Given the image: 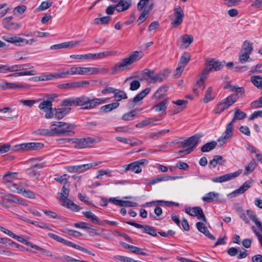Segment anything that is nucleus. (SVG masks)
<instances>
[{"label": "nucleus", "instance_id": "nucleus-1", "mask_svg": "<svg viewBox=\"0 0 262 262\" xmlns=\"http://www.w3.org/2000/svg\"><path fill=\"white\" fill-rule=\"evenodd\" d=\"M143 56L142 52L134 51L129 56L121 60L111 68V73L116 74L118 72L123 71L132 64L135 61L140 59Z\"/></svg>", "mask_w": 262, "mask_h": 262}, {"label": "nucleus", "instance_id": "nucleus-2", "mask_svg": "<svg viewBox=\"0 0 262 262\" xmlns=\"http://www.w3.org/2000/svg\"><path fill=\"white\" fill-rule=\"evenodd\" d=\"M76 106H81L84 110L94 108L98 105L106 103L108 98H93L85 96L76 97Z\"/></svg>", "mask_w": 262, "mask_h": 262}, {"label": "nucleus", "instance_id": "nucleus-3", "mask_svg": "<svg viewBox=\"0 0 262 262\" xmlns=\"http://www.w3.org/2000/svg\"><path fill=\"white\" fill-rule=\"evenodd\" d=\"M238 98V96L237 94H232L228 96L216 105L214 109V113L221 114L236 102Z\"/></svg>", "mask_w": 262, "mask_h": 262}, {"label": "nucleus", "instance_id": "nucleus-4", "mask_svg": "<svg viewBox=\"0 0 262 262\" xmlns=\"http://www.w3.org/2000/svg\"><path fill=\"white\" fill-rule=\"evenodd\" d=\"M203 136L201 134H196L180 142V147L185 148L191 150V152L193 149L195 148L198 145L201 143L200 138Z\"/></svg>", "mask_w": 262, "mask_h": 262}, {"label": "nucleus", "instance_id": "nucleus-5", "mask_svg": "<svg viewBox=\"0 0 262 262\" xmlns=\"http://www.w3.org/2000/svg\"><path fill=\"white\" fill-rule=\"evenodd\" d=\"M48 235L49 237L54 239V240L56 241L57 242L62 243L67 246L72 247L74 248L77 250H79L83 252L88 253L92 256H95L94 253H93V252H92L88 249H86L85 248L81 247V246H80L79 245L75 244L72 243V242H70L69 241L64 239L63 238L59 236L58 235H57L56 234H55L52 233H48Z\"/></svg>", "mask_w": 262, "mask_h": 262}, {"label": "nucleus", "instance_id": "nucleus-6", "mask_svg": "<svg viewBox=\"0 0 262 262\" xmlns=\"http://www.w3.org/2000/svg\"><path fill=\"white\" fill-rule=\"evenodd\" d=\"M3 38L5 41L19 46H24L28 44L32 45L33 42L36 41V40L34 38H32L30 40H28L27 39L18 37L17 36L8 35L4 36Z\"/></svg>", "mask_w": 262, "mask_h": 262}, {"label": "nucleus", "instance_id": "nucleus-7", "mask_svg": "<svg viewBox=\"0 0 262 262\" xmlns=\"http://www.w3.org/2000/svg\"><path fill=\"white\" fill-rule=\"evenodd\" d=\"M44 144L38 142L25 143L15 145V150H35L42 148Z\"/></svg>", "mask_w": 262, "mask_h": 262}, {"label": "nucleus", "instance_id": "nucleus-8", "mask_svg": "<svg viewBox=\"0 0 262 262\" xmlns=\"http://www.w3.org/2000/svg\"><path fill=\"white\" fill-rule=\"evenodd\" d=\"M101 163V162H98L79 165L71 166L67 167V170L70 172L82 173L94 166H98Z\"/></svg>", "mask_w": 262, "mask_h": 262}, {"label": "nucleus", "instance_id": "nucleus-9", "mask_svg": "<svg viewBox=\"0 0 262 262\" xmlns=\"http://www.w3.org/2000/svg\"><path fill=\"white\" fill-rule=\"evenodd\" d=\"M75 125L68 123L67 125L63 126L62 128H54V130L55 131V134L57 135L72 136L75 134L73 129H75Z\"/></svg>", "mask_w": 262, "mask_h": 262}, {"label": "nucleus", "instance_id": "nucleus-10", "mask_svg": "<svg viewBox=\"0 0 262 262\" xmlns=\"http://www.w3.org/2000/svg\"><path fill=\"white\" fill-rule=\"evenodd\" d=\"M95 140L91 138H74L72 139V142L75 144V147L77 148H84L89 147L95 142Z\"/></svg>", "mask_w": 262, "mask_h": 262}, {"label": "nucleus", "instance_id": "nucleus-11", "mask_svg": "<svg viewBox=\"0 0 262 262\" xmlns=\"http://www.w3.org/2000/svg\"><path fill=\"white\" fill-rule=\"evenodd\" d=\"M185 211L186 213L188 214L190 216H196L199 220H202L203 222L205 223L207 222V220L206 219V217L204 214L203 210L202 208L200 207L186 208L185 209Z\"/></svg>", "mask_w": 262, "mask_h": 262}, {"label": "nucleus", "instance_id": "nucleus-12", "mask_svg": "<svg viewBox=\"0 0 262 262\" xmlns=\"http://www.w3.org/2000/svg\"><path fill=\"white\" fill-rule=\"evenodd\" d=\"M242 169H238L234 172L226 174L219 177L213 178L211 180L215 183H223L237 177L242 172Z\"/></svg>", "mask_w": 262, "mask_h": 262}, {"label": "nucleus", "instance_id": "nucleus-13", "mask_svg": "<svg viewBox=\"0 0 262 262\" xmlns=\"http://www.w3.org/2000/svg\"><path fill=\"white\" fill-rule=\"evenodd\" d=\"M174 15L175 18L172 22V24L175 27H178L183 22L184 17V13L180 6L175 7L174 9Z\"/></svg>", "mask_w": 262, "mask_h": 262}, {"label": "nucleus", "instance_id": "nucleus-14", "mask_svg": "<svg viewBox=\"0 0 262 262\" xmlns=\"http://www.w3.org/2000/svg\"><path fill=\"white\" fill-rule=\"evenodd\" d=\"M234 124V123L231 121L227 124L226 127L225 132H224L223 135L219 138V139L217 140L218 142L222 141L223 143H226L227 139L232 136L233 132Z\"/></svg>", "mask_w": 262, "mask_h": 262}, {"label": "nucleus", "instance_id": "nucleus-15", "mask_svg": "<svg viewBox=\"0 0 262 262\" xmlns=\"http://www.w3.org/2000/svg\"><path fill=\"white\" fill-rule=\"evenodd\" d=\"M223 63H222V62L212 58L209 60H207L205 62V66H206L211 71H219L223 68L225 61H223Z\"/></svg>", "mask_w": 262, "mask_h": 262}, {"label": "nucleus", "instance_id": "nucleus-16", "mask_svg": "<svg viewBox=\"0 0 262 262\" xmlns=\"http://www.w3.org/2000/svg\"><path fill=\"white\" fill-rule=\"evenodd\" d=\"M145 162H146V160L145 159H142L127 165L126 170H129L135 172L136 173H139L141 172L142 170L141 165H143Z\"/></svg>", "mask_w": 262, "mask_h": 262}, {"label": "nucleus", "instance_id": "nucleus-17", "mask_svg": "<svg viewBox=\"0 0 262 262\" xmlns=\"http://www.w3.org/2000/svg\"><path fill=\"white\" fill-rule=\"evenodd\" d=\"M196 227L200 232L203 233L209 239L213 241L215 239V236L210 233L207 227L204 225V223L202 222H197L196 223Z\"/></svg>", "mask_w": 262, "mask_h": 262}, {"label": "nucleus", "instance_id": "nucleus-18", "mask_svg": "<svg viewBox=\"0 0 262 262\" xmlns=\"http://www.w3.org/2000/svg\"><path fill=\"white\" fill-rule=\"evenodd\" d=\"M154 7V3L153 2H151L148 5L147 9H144L141 15L139 16L138 21L139 22V25L143 23L146 19L148 15L149 14L150 12L152 11V9Z\"/></svg>", "mask_w": 262, "mask_h": 262}, {"label": "nucleus", "instance_id": "nucleus-19", "mask_svg": "<svg viewBox=\"0 0 262 262\" xmlns=\"http://www.w3.org/2000/svg\"><path fill=\"white\" fill-rule=\"evenodd\" d=\"M179 178H180V177H178V176L159 177L154 178L149 181L145 182L144 183V184L145 185H154L156 183H157L161 182V181H166L171 180H176Z\"/></svg>", "mask_w": 262, "mask_h": 262}, {"label": "nucleus", "instance_id": "nucleus-20", "mask_svg": "<svg viewBox=\"0 0 262 262\" xmlns=\"http://www.w3.org/2000/svg\"><path fill=\"white\" fill-rule=\"evenodd\" d=\"M251 182L246 181L243 184L241 187L233 191L232 193L229 194V195L231 196V198L235 197L240 194H242L244 193L247 190H248L250 187Z\"/></svg>", "mask_w": 262, "mask_h": 262}, {"label": "nucleus", "instance_id": "nucleus-21", "mask_svg": "<svg viewBox=\"0 0 262 262\" xmlns=\"http://www.w3.org/2000/svg\"><path fill=\"white\" fill-rule=\"evenodd\" d=\"M132 4V0H119L116 4L117 11L121 12L128 9Z\"/></svg>", "mask_w": 262, "mask_h": 262}, {"label": "nucleus", "instance_id": "nucleus-22", "mask_svg": "<svg viewBox=\"0 0 262 262\" xmlns=\"http://www.w3.org/2000/svg\"><path fill=\"white\" fill-rule=\"evenodd\" d=\"M71 110L70 107H63L60 108H54V117L57 119L63 118Z\"/></svg>", "mask_w": 262, "mask_h": 262}, {"label": "nucleus", "instance_id": "nucleus-23", "mask_svg": "<svg viewBox=\"0 0 262 262\" xmlns=\"http://www.w3.org/2000/svg\"><path fill=\"white\" fill-rule=\"evenodd\" d=\"M84 216L90 220L93 223L99 225L104 226L102 222L100 221L98 217L91 211H84L82 212Z\"/></svg>", "mask_w": 262, "mask_h": 262}, {"label": "nucleus", "instance_id": "nucleus-24", "mask_svg": "<svg viewBox=\"0 0 262 262\" xmlns=\"http://www.w3.org/2000/svg\"><path fill=\"white\" fill-rule=\"evenodd\" d=\"M226 162V160L220 155H215L213 157L212 160L209 162V165L211 168V166L214 168L217 164L223 165Z\"/></svg>", "mask_w": 262, "mask_h": 262}, {"label": "nucleus", "instance_id": "nucleus-25", "mask_svg": "<svg viewBox=\"0 0 262 262\" xmlns=\"http://www.w3.org/2000/svg\"><path fill=\"white\" fill-rule=\"evenodd\" d=\"M70 192V186L69 184H64L63 185L61 192L60 193V197L59 200L63 202L66 201L65 200H68V198Z\"/></svg>", "mask_w": 262, "mask_h": 262}, {"label": "nucleus", "instance_id": "nucleus-26", "mask_svg": "<svg viewBox=\"0 0 262 262\" xmlns=\"http://www.w3.org/2000/svg\"><path fill=\"white\" fill-rule=\"evenodd\" d=\"M150 90V88H147L142 90L133 98V102L136 104L143 99L147 94L149 93Z\"/></svg>", "mask_w": 262, "mask_h": 262}, {"label": "nucleus", "instance_id": "nucleus-27", "mask_svg": "<svg viewBox=\"0 0 262 262\" xmlns=\"http://www.w3.org/2000/svg\"><path fill=\"white\" fill-rule=\"evenodd\" d=\"M150 90V88H147L142 90L133 98V102L136 104L143 99L147 94L149 93Z\"/></svg>", "mask_w": 262, "mask_h": 262}, {"label": "nucleus", "instance_id": "nucleus-28", "mask_svg": "<svg viewBox=\"0 0 262 262\" xmlns=\"http://www.w3.org/2000/svg\"><path fill=\"white\" fill-rule=\"evenodd\" d=\"M119 105L120 104L118 102H113L101 106L100 110L102 112L107 113L113 110L118 108Z\"/></svg>", "mask_w": 262, "mask_h": 262}, {"label": "nucleus", "instance_id": "nucleus-29", "mask_svg": "<svg viewBox=\"0 0 262 262\" xmlns=\"http://www.w3.org/2000/svg\"><path fill=\"white\" fill-rule=\"evenodd\" d=\"M156 203L161 206H169L170 205H173L176 207H178L179 206V204L178 203H176L172 201H164L160 200L146 203L145 205H143V206H150V204Z\"/></svg>", "mask_w": 262, "mask_h": 262}, {"label": "nucleus", "instance_id": "nucleus-30", "mask_svg": "<svg viewBox=\"0 0 262 262\" xmlns=\"http://www.w3.org/2000/svg\"><path fill=\"white\" fill-rule=\"evenodd\" d=\"M257 163H256L255 159H253L248 164V165L245 167V169L244 172V175L247 176L249 174L252 173L255 168L257 166Z\"/></svg>", "mask_w": 262, "mask_h": 262}, {"label": "nucleus", "instance_id": "nucleus-31", "mask_svg": "<svg viewBox=\"0 0 262 262\" xmlns=\"http://www.w3.org/2000/svg\"><path fill=\"white\" fill-rule=\"evenodd\" d=\"M65 201H64L63 203H64L63 205L66 208L70 209L73 211H78L81 209L80 206L76 205L70 199L65 200Z\"/></svg>", "mask_w": 262, "mask_h": 262}, {"label": "nucleus", "instance_id": "nucleus-32", "mask_svg": "<svg viewBox=\"0 0 262 262\" xmlns=\"http://www.w3.org/2000/svg\"><path fill=\"white\" fill-rule=\"evenodd\" d=\"M247 116L245 113L240 110L239 108L236 107L235 109L234 114L231 121L235 123L236 120H242L245 119Z\"/></svg>", "mask_w": 262, "mask_h": 262}, {"label": "nucleus", "instance_id": "nucleus-33", "mask_svg": "<svg viewBox=\"0 0 262 262\" xmlns=\"http://www.w3.org/2000/svg\"><path fill=\"white\" fill-rule=\"evenodd\" d=\"M217 145L216 141H212L205 144L202 146L201 151L203 152H209L215 148Z\"/></svg>", "mask_w": 262, "mask_h": 262}, {"label": "nucleus", "instance_id": "nucleus-34", "mask_svg": "<svg viewBox=\"0 0 262 262\" xmlns=\"http://www.w3.org/2000/svg\"><path fill=\"white\" fill-rule=\"evenodd\" d=\"M253 49V43L250 41L245 40L243 43L241 53L243 52L251 54Z\"/></svg>", "mask_w": 262, "mask_h": 262}, {"label": "nucleus", "instance_id": "nucleus-35", "mask_svg": "<svg viewBox=\"0 0 262 262\" xmlns=\"http://www.w3.org/2000/svg\"><path fill=\"white\" fill-rule=\"evenodd\" d=\"M251 81L258 89H262V76L254 75L251 77Z\"/></svg>", "mask_w": 262, "mask_h": 262}, {"label": "nucleus", "instance_id": "nucleus-36", "mask_svg": "<svg viewBox=\"0 0 262 262\" xmlns=\"http://www.w3.org/2000/svg\"><path fill=\"white\" fill-rule=\"evenodd\" d=\"M32 248H33V249H36L37 250L40 251L42 253L45 254L47 256L53 257V258H55L56 259H58V260H61V259H62L61 257H58V256H56L55 255H54L52 254H51L47 250H46V249H45L44 248H42L38 246V245H35L34 244H33Z\"/></svg>", "mask_w": 262, "mask_h": 262}, {"label": "nucleus", "instance_id": "nucleus-37", "mask_svg": "<svg viewBox=\"0 0 262 262\" xmlns=\"http://www.w3.org/2000/svg\"><path fill=\"white\" fill-rule=\"evenodd\" d=\"M214 98V95L213 94V89L211 86L209 87L205 92V97L203 99L204 103H207Z\"/></svg>", "mask_w": 262, "mask_h": 262}, {"label": "nucleus", "instance_id": "nucleus-38", "mask_svg": "<svg viewBox=\"0 0 262 262\" xmlns=\"http://www.w3.org/2000/svg\"><path fill=\"white\" fill-rule=\"evenodd\" d=\"M60 105L62 106H76V97H71L63 100L61 103Z\"/></svg>", "mask_w": 262, "mask_h": 262}, {"label": "nucleus", "instance_id": "nucleus-39", "mask_svg": "<svg viewBox=\"0 0 262 262\" xmlns=\"http://www.w3.org/2000/svg\"><path fill=\"white\" fill-rule=\"evenodd\" d=\"M218 197L219 193L214 192H210L206 196H203L202 199L204 202L211 203L213 201L214 198L217 199Z\"/></svg>", "mask_w": 262, "mask_h": 262}, {"label": "nucleus", "instance_id": "nucleus-40", "mask_svg": "<svg viewBox=\"0 0 262 262\" xmlns=\"http://www.w3.org/2000/svg\"><path fill=\"white\" fill-rule=\"evenodd\" d=\"M190 57V55L188 52H184L180 58L179 64L185 67L189 62Z\"/></svg>", "mask_w": 262, "mask_h": 262}, {"label": "nucleus", "instance_id": "nucleus-41", "mask_svg": "<svg viewBox=\"0 0 262 262\" xmlns=\"http://www.w3.org/2000/svg\"><path fill=\"white\" fill-rule=\"evenodd\" d=\"M114 97L115 98V100L118 102L122 99H127V96L124 91L117 89V91H116L114 93Z\"/></svg>", "mask_w": 262, "mask_h": 262}, {"label": "nucleus", "instance_id": "nucleus-42", "mask_svg": "<svg viewBox=\"0 0 262 262\" xmlns=\"http://www.w3.org/2000/svg\"><path fill=\"white\" fill-rule=\"evenodd\" d=\"M167 100L166 99L155 105L154 108L157 112L163 111L166 114L165 111L167 108Z\"/></svg>", "mask_w": 262, "mask_h": 262}, {"label": "nucleus", "instance_id": "nucleus-43", "mask_svg": "<svg viewBox=\"0 0 262 262\" xmlns=\"http://www.w3.org/2000/svg\"><path fill=\"white\" fill-rule=\"evenodd\" d=\"M52 107V102L50 101H43L41 102L39 105L38 107L42 111L45 112H47V111H49V110L51 109Z\"/></svg>", "mask_w": 262, "mask_h": 262}, {"label": "nucleus", "instance_id": "nucleus-44", "mask_svg": "<svg viewBox=\"0 0 262 262\" xmlns=\"http://www.w3.org/2000/svg\"><path fill=\"white\" fill-rule=\"evenodd\" d=\"M17 175L16 172H8L3 176V180L5 184L12 182L13 179L15 178Z\"/></svg>", "mask_w": 262, "mask_h": 262}, {"label": "nucleus", "instance_id": "nucleus-45", "mask_svg": "<svg viewBox=\"0 0 262 262\" xmlns=\"http://www.w3.org/2000/svg\"><path fill=\"white\" fill-rule=\"evenodd\" d=\"M111 19V17L110 16H106L102 17L96 18L94 19L93 23L95 24H101L103 25L108 24Z\"/></svg>", "mask_w": 262, "mask_h": 262}, {"label": "nucleus", "instance_id": "nucleus-46", "mask_svg": "<svg viewBox=\"0 0 262 262\" xmlns=\"http://www.w3.org/2000/svg\"><path fill=\"white\" fill-rule=\"evenodd\" d=\"M0 243L18 248L19 245L7 237H0Z\"/></svg>", "mask_w": 262, "mask_h": 262}, {"label": "nucleus", "instance_id": "nucleus-47", "mask_svg": "<svg viewBox=\"0 0 262 262\" xmlns=\"http://www.w3.org/2000/svg\"><path fill=\"white\" fill-rule=\"evenodd\" d=\"M137 113L135 110H132L128 113H125L122 116L121 119L124 121H130L134 119Z\"/></svg>", "mask_w": 262, "mask_h": 262}, {"label": "nucleus", "instance_id": "nucleus-48", "mask_svg": "<svg viewBox=\"0 0 262 262\" xmlns=\"http://www.w3.org/2000/svg\"><path fill=\"white\" fill-rule=\"evenodd\" d=\"M7 185L10 190L13 192L20 193L21 191H23V188H20L19 185L16 183L10 182L8 183Z\"/></svg>", "mask_w": 262, "mask_h": 262}, {"label": "nucleus", "instance_id": "nucleus-49", "mask_svg": "<svg viewBox=\"0 0 262 262\" xmlns=\"http://www.w3.org/2000/svg\"><path fill=\"white\" fill-rule=\"evenodd\" d=\"M151 118H147V119L144 120L143 121L136 124V127L137 128H141V127L149 125L150 124L157 125V124H160L159 123H154V122H151Z\"/></svg>", "mask_w": 262, "mask_h": 262}, {"label": "nucleus", "instance_id": "nucleus-50", "mask_svg": "<svg viewBox=\"0 0 262 262\" xmlns=\"http://www.w3.org/2000/svg\"><path fill=\"white\" fill-rule=\"evenodd\" d=\"M54 130V128H52L51 130L48 129H39L37 130V133L43 136H52L55 135Z\"/></svg>", "mask_w": 262, "mask_h": 262}, {"label": "nucleus", "instance_id": "nucleus-51", "mask_svg": "<svg viewBox=\"0 0 262 262\" xmlns=\"http://www.w3.org/2000/svg\"><path fill=\"white\" fill-rule=\"evenodd\" d=\"M143 231L144 233L153 236H156L157 235L155 229L149 225H145Z\"/></svg>", "mask_w": 262, "mask_h": 262}, {"label": "nucleus", "instance_id": "nucleus-52", "mask_svg": "<svg viewBox=\"0 0 262 262\" xmlns=\"http://www.w3.org/2000/svg\"><path fill=\"white\" fill-rule=\"evenodd\" d=\"M93 67H79V74L80 75H93Z\"/></svg>", "mask_w": 262, "mask_h": 262}, {"label": "nucleus", "instance_id": "nucleus-53", "mask_svg": "<svg viewBox=\"0 0 262 262\" xmlns=\"http://www.w3.org/2000/svg\"><path fill=\"white\" fill-rule=\"evenodd\" d=\"M182 42L184 44H187L189 46L193 41V36L191 35L185 34L181 36Z\"/></svg>", "mask_w": 262, "mask_h": 262}, {"label": "nucleus", "instance_id": "nucleus-54", "mask_svg": "<svg viewBox=\"0 0 262 262\" xmlns=\"http://www.w3.org/2000/svg\"><path fill=\"white\" fill-rule=\"evenodd\" d=\"M250 54L243 52L242 53L240 52L238 57L239 62L242 63H244L246 61H249V59L251 60L250 57Z\"/></svg>", "mask_w": 262, "mask_h": 262}, {"label": "nucleus", "instance_id": "nucleus-55", "mask_svg": "<svg viewBox=\"0 0 262 262\" xmlns=\"http://www.w3.org/2000/svg\"><path fill=\"white\" fill-rule=\"evenodd\" d=\"M13 238L16 239L17 241L25 244V245H27L28 246H30L31 248L32 247V246L33 244L25 238H24L22 236L17 235L15 234V237H13Z\"/></svg>", "mask_w": 262, "mask_h": 262}, {"label": "nucleus", "instance_id": "nucleus-56", "mask_svg": "<svg viewBox=\"0 0 262 262\" xmlns=\"http://www.w3.org/2000/svg\"><path fill=\"white\" fill-rule=\"evenodd\" d=\"M52 3L49 1H44L41 3V5L37 8L38 11H43L47 10L52 6Z\"/></svg>", "mask_w": 262, "mask_h": 262}, {"label": "nucleus", "instance_id": "nucleus-57", "mask_svg": "<svg viewBox=\"0 0 262 262\" xmlns=\"http://www.w3.org/2000/svg\"><path fill=\"white\" fill-rule=\"evenodd\" d=\"M42 212H43L46 215L49 216L52 219H61V215H59L58 214L53 212L52 211H49L45 209L42 210Z\"/></svg>", "mask_w": 262, "mask_h": 262}, {"label": "nucleus", "instance_id": "nucleus-58", "mask_svg": "<svg viewBox=\"0 0 262 262\" xmlns=\"http://www.w3.org/2000/svg\"><path fill=\"white\" fill-rule=\"evenodd\" d=\"M69 178V176L67 174H64L59 177L55 178V180L60 184L64 185V184H68V180Z\"/></svg>", "mask_w": 262, "mask_h": 262}, {"label": "nucleus", "instance_id": "nucleus-59", "mask_svg": "<svg viewBox=\"0 0 262 262\" xmlns=\"http://www.w3.org/2000/svg\"><path fill=\"white\" fill-rule=\"evenodd\" d=\"M150 0H140L137 4V9L139 11H141L147 6L149 3Z\"/></svg>", "mask_w": 262, "mask_h": 262}, {"label": "nucleus", "instance_id": "nucleus-60", "mask_svg": "<svg viewBox=\"0 0 262 262\" xmlns=\"http://www.w3.org/2000/svg\"><path fill=\"white\" fill-rule=\"evenodd\" d=\"M172 103L180 106L182 107V110L186 108V104L188 103V101L186 100L178 99L176 101H173Z\"/></svg>", "mask_w": 262, "mask_h": 262}, {"label": "nucleus", "instance_id": "nucleus-61", "mask_svg": "<svg viewBox=\"0 0 262 262\" xmlns=\"http://www.w3.org/2000/svg\"><path fill=\"white\" fill-rule=\"evenodd\" d=\"M108 70L104 68H93V74H105Z\"/></svg>", "mask_w": 262, "mask_h": 262}, {"label": "nucleus", "instance_id": "nucleus-62", "mask_svg": "<svg viewBox=\"0 0 262 262\" xmlns=\"http://www.w3.org/2000/svg\"><path fill=\"white\" fill-rule=\"evenodd\" d=\"M250 72L251 73H262V63H258L256 66L252 67Z\"/></svg>", "mask_w": 262, "mask_h": 262}, {"label": "nucleus", "instance_id": "nucleus-63", "mask_svg": "<svg viewBox=\"0 0 262 262\" xmlns=\"http://www.w3.org/2000/svg\"><path fill=\"white\" fill-rule=\"evenodd\" d=\"M26 9H27V7L26 6H25V5L19 6L15 7L14 9L13 13H14V14H15L17 12L20 14H22L26 11Z\"/></svg>", "mask_w": 262, "mask_h": 262}, {"label": "nucleus", "instance_id": "nucleus-64", "mask_svg": "<svg viewBox=\"0 0 262 262\" xmlns=\"http://www.w3.org/2000/svg\"><path fill=\"white\" fill-rule=\"evenodd\" d=\"M140 83L138 80H133L130 83L129 90L131 91H136L140 88Z\"/></svg>", "mask_w": 262, "mask_h": 262}]
</instances>
